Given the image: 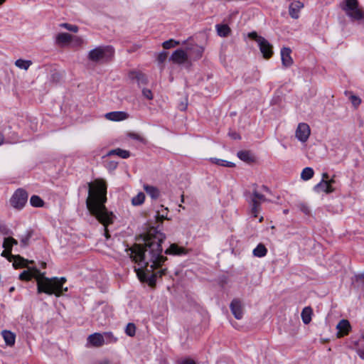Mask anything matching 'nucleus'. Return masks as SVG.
I'll return each mask as SVG.
<instances>
[{"label":"nucleus","instance_id":"nucleus-62","mask_svg":"<svg viewBox=\"0 0 364 364\" xmlns=\"http://www.w3.org/2000/svg\"><path fill=\"white\" fill-rule=\"evenodd\" d=\"M14 290V287H12L10 288L9 291H13Z\"/></svg>","mask_w":364,"mask_h":364},{"label":"nucleus","instance_id":"nucleus-56","mask_svg":"<svg viewBox=\"0 0 364 364\" xmlns=\"http://www.w3.org/2000/svg\"><path fill=\"white\" fill-rule=\"evenodd\" d=\"M98 364H109L108 360H103L98 363Z\"/></svg>","mask_w":364,"mask_h":364},{"label":"nucleus","instance_id":"nucleus-24","mask_svg":"<svg viewBox=\"0 0 364 364\" xmlns=\"http://www.w3.org/2000/svg\"><path fill=\"white\" fill-rule=\"evenodd\" d=\"M113 155H117L122 159H127L130 156V153L129 151L124 150L119 148L112 149L109 151L106 155V156H110Z\"/></svg>","mask_w":364,"mask_h":364},{"label":"nucleus","instance_id":"nucleus-21","mask_svg":"<svg viewBox=\"0 0 364 364\" xmlns=\"http://www.w3.org/2000/svg\"><path fill=\"white\" fill-rule=\"evenodd\" d=\"M72 40V35L68 33H60L55 37V43L63 46L69 43Z\"/></svg>","mask_w":364,"mask_h":364},{"label":"nucleus","instance_id":"nucleus-30","mask_svg":"<svg viewBox=\"0 0 364 364\" xmlns=\"http://www.w3.org/2000/svg\"><path fill=\"white\" fill-rule=\"evenodd\" d=\"M32 62L28 60L18 59L15 61V65L20 69L27 70L31 65Z\"/></svg>","mask_w":364,"mask_h":364},{"label":"nucleus","instance_id":"nucleus-32","mask_svg":"<svg viewBox=\"0 0 364 364\" xmlns=\"http://www.w3.org/2000/svg\"><path fill=\"white\" fill-rule=\"evenodd\" d=\"M145 195L142 192L139 193L136 196L132 199V204L137 206L141 205L144 202Z\"/></svg>","mask_w":364,"mask_h":364},{"label":"nucleus","instance_id":"nucleus-43","mask_svg":"<svg viewBox=\"0 0 364 364\" xmlns=\"http://www.w3.org/2000/svg\"><path fill=\"white\" fill-rule=\"evenodd\" d=\"M142 95H143V96H144L145 98H146V99H148V100H152V99H153V97H154V95H153V94H152V92H151V90H149V89L144 88V89L142 90Z\"/></svg>","mask_w":364,"mask_h":364},{"label":"nucleus","instance_id":"nucleus-14","mask_svg":"<svg viewBox=\"0 0 364 364\" xmlns=\"http://www.w3.org/2000/svg\"><path fill=\"white\" fill-rule=\"evenodd\" d=\"M88 343L93 347H101L105 344L104 336L102 333H95L87 338Z\"/></svg>","mask_w":364,"mask_h":364},{"label":"nucleus","instance_id":"nucleus-44","mask_svg":"<svg viewBox=\"0 0 364 364\" xmlns=\"http://www.w3.org/2000/svg\"><path fill=\"white\" fill-rule=\"evenodd\" d=\"M355 281L360 282L362 285V288L364 289V272L355 275Z\"/></svg>","mask_w":364,"mask_h":364},{"label":"nucleus","instance_id":"nucleus-33","mask_svg":"<svg viewBox=\"0 0 364 364\" xmlns=\"http://www.w3.org/2000/svg\"><path fill=\"white\" fill-rule=\"evenodd\" d=\"M33 232L31 230H28L25 233V235L21 237V245L22 247H26L29 245V240L32 237Z\"/></svg>","mask_w":364,"mask_h":364},{"label":"nucleus","instance_id":"nucleus-59","mask_svg":"<svg viewBox=\"0 0 364 364\" xmlns=\"http://www.w3.org/2000/svg\"><path fill=\"white\" fill-rule=\"evenodd\" d=\"M76 41H77V43H82V40L80 38L77 37V38H76Z\"/></svg>","mask_w":364,"mask_h":364},{"label":"nucleus","instance_id":"nucleus-40","mask_svg":"<svg viewBox=\"0 0 364 364\" xmlns=\"http://www.w3.org/2000/svg\"><path fill=\"white\" fill-rule=\"evenodd\" d=\"M350 100L355 108H357L361 103V99L354 95H350Z\"/></svg>","mask_w":364,"mask_h":364},{"label":"nucleus","instance_id":"nucleus-11","mask_svg":"<svg viewBox=\"0 0 364 364\" xmlns=\"http://www.w3.org/2000/svg\"><path fill=\"white\" fill-rule=\"evenodd\" d=\"M338 330L337 337L341 338L348 335L351 330L350 322L346 319L341 320L336 326Z\"/></svg>","mask_w":364,"mask_h":364},{"label":"nucleus","instance_id":"nucleus-5","mask_svg":"<svg viewBox=\"0 0 364 364\" xmlns=\"http://www.w3.org/2000/svg\"><path fill=\"white\" fill-rule=\"evenodd\" d=\"M113 55L114 50L111 46H98L88 53L87 58L95 63H103L109 61Z\"/></svg>","mask_w":364,"mask_h":364},{"label":"nucleus","instance_id":"nucleus-26","mask_svg":"<svg viewBox=\"0 0 364 364\" xmlns=\"http://www.w3.org/2000/svg\"><path fill=\"white\" fill-rule=\"evenodd\" d=\"M312 309L310 306L305 307L301 314V319L305 324H308L311 321Z\"/></svg>","mask_w":364,"mask_h":364},{"label":"nucleus","instance_id":"nucleus-15","mask_svg":"<svg viewBox=\"0 0 364 364\" xmlns=\"http://www.w3.org/2000/svg\"><path fill=\"white\" fill-rule=\"evenodd\" d=\"M291 53V50L289 48L284 47L281 50L282 62L284 67H289L293 64Z\"/></svg>","mask_w":364,"mask_h":364},{"label":"nucleus","instance_id":"nucleus-38","mask_svg":"<svg viewBox=\"0 0 364 364\" xmlns=\"http://www.w3.org/2000/svg\"><path fill=\"white\" fill-rule=\"evenodd\" d=\"M180 44L179 41H176L173 39L166 41L163 43V47L164 49H169L173 48Z\"/></svg>","mask_w":364,"mask_h":364},{"label":"nucleus","instance_id":"nucleus-64","mask_svg":"<svg viewBox=\"0 0 364 364\" xmlns=\"http://www.w3.org/2000/svg\"><path fill=\"white\" fill-rule=\"evenodd\" d=\"M262 220H263V217H261V218H259V222H262Z\"/></svg>","mask_w":364,"mask_h":364},{"label":"nucleus","instance_id":"nucleus-34","mask_svg":"<svg viewBox=\"0 0 364 364\" xmlns=\"http://www.w3.org/2000/svg\"><path fill=\"white\" fill-rule=\"evenodd\" d=\"M30 203L33 207H43V200L38 196H32L30 199Z\"/></svg>","mask_w":364,"mask_h":364},{"label":"nucleus","instance_id":"nucleus-45","mask_svg":"<svg viewBox=\"0 0 364 364\" xmlns=\"http://www.w3.org/2000/svg\"><path fill=\"white\" fill-rule=\"evenodd\" d=\"M166 57H167V54L165 52H163V53H161L159 55H158V58H157V60L159 63H163L165 61V60L166 59Z\"/></svg>","mask_w":364,"mask_h":364},{"label":"nucleus","instance_id":"nucleus-51","mask_svg":"<svg viewBox=\"0 0 364 364\" xmlns=\"http://www.w3.org/2000/svg\"><path fill=\"white\" fill-rule=\"evenodd\" d=\"M187 108V103H181L180 105H179V109L182 111H184L186 110Z\"/></svg>","mask_w":364,"mask_h":364},{"label":"nucleus","instance_id":"nucleus-2","mask_svg":"<svg viewBox=\"0 0 364 364\" xmlns=\"http://www.w3.org/2000/svg\"><path fill=\"white\" fill-rule=\"evenodd\" d=\"M88 196L86 199V206L90 214L105 226V236L109 237L107 227L114 221V215L109 211L106 206L107 185L100 179L88 183Z\"/></svg>","mask_w":364,"mask_h":364},{"label":"nucleus","instance_id":"nucleus-8","mask_svg":"<svg viewBox=\"0 0 364 364\" xmlns=\"http://www.w3.org/2000/svg\"><path fill=\"white\" fill-rule=\"evenodd\" d=\"M253 191L252 195L250 200V205H251V214L254 218H257L258 216L259 213L261 210V203L266 201L267 199L264 195L259 193L257 190V185L253 184Z\"/></svg>","mask_w":364,"mask_h":364},{"label":"nucleus","instance_id":"nucleus-19","mask_svg":"<svg viewBox=\"0 0 364 364\" xmlns=\"http://www.w3.org/2000/svg\"><path fill=\"white\" fill-rule=\"evenodd\" d=\"M105 117L111 121H121L128 117V114L124 112H110L105 114Z\"/></svg>","mask_w":364,"mask_h":364},{"label":"nucleus","instance_id":"nucleus-48","mask_svg":"<svg viewBox=\"0 0 364 364\" xmlns=\"http://www.w3.org/2000/svg\"><path fill=\"white\" fill-rule=\"evenodd\" d=\"M117 166V162H115V161H110L109 163V166H108V168H115Z\"/></svg>","mask_w":364,"mask_h":364},{"label":"nucleus","instance_id":"nucleus-41","mask_svg":"<svg viewBox=\"0 0 364 364\" xmlns=\"http://www.w3.org/2000/svg\"><path fill=\"white\" fill-rule=\"evenodd\" d=\"M299 209L303 212L304 214L306 215H308L310 213V209L309 208V206L307 205V204H306L305 203H299L298 205H297Z\"/></svg>","mask_w":364,"mask_h":364},{"label":"nucleus","instance_id":"nucleus-36","mask_svg":"<svg viewBox=\"0 0 364 364\" xmlns=\"http://www.w3.org/2000/svg\"><path fill=\"white\" fill-rule=\"evenodd\" d=\"M102 334L104 336L105 343H114L117 341V338L113 335L112 332H105Z\"/></svg>","mask_w":364,"mask_h":364},{"label":"nucleus","instance_id":"nucleus-57","mask_svg":"<svg viewBox=\"0 0 364 364\" xmlns=\"http://www.w3.org/2000/svg\"><path fill=\"white\" fill-rule=\"evenodd\" d=\"M131 136L134 138V139H139V136L135 134H132Z\"/></svg>","mask_w":364,"mask_h":364},{"label":"nucleus","instance_id":"nucleus-60","mask_svg":"<svg viewBox=\"0 0 364 364\" xmlns=\"http://www.w3.org/2000/svg\"><path fill=\"white\" fill-rule=\"evenodd\" d=\"M262 188L265 191H269V189L266 186H262Z\"/></svg>","mask_w":364,"mask_h":364},{"label":"nucleus","instance_id":"nucleus-46","mask_svg":"<svg viewBox=\"0 0 364 364\" xmlns=\"http://www.w3.org/2000/svg\"><path fill=\"white\" fill-rule=\"evenodd\" d=\"M353 350H355V352L358 353L359 357L364 360V348H353Z\"/></svg>","mask_w":364,"mask_h":364},{"label":"nucleus","instance_id":"nucleus-10","mask_svg":"<svg viewBox=\"0 0 364 364\" xmlns=\"http://www.w3.org/2000/svg\"><path fill=\"white\" fill-rule=\"evenodd\" d=\"M310 133V127L307 124L299 123L296 129L295 136L300 141L305 142L309 139Z\"/></svg>","mask_w":364,"mask_h":364},{"label":"nucleus","instance_id":"nucleus-23","mask_svg":"<svg viewBox=\"0 0 364 364\" xmlns=\"http://www.w3.org/2000/svg\"><path fill=\"white\" fill-rule=\"evenodd\" d=\"M144 190L145 191V192L154 200H156L157 199L159 196H160V191L159 190L155 187V186H150V185H148V184H144Z\"/></svg>","mask_w":364,"mask_h":364},{"label":"nucleus","instance_id":"nucleus-28","mask_svg":"<svg viewBox=\"0 0 364 364\" xmlns=\"http://www.w3.org/2000/svg\"><path fill=\"white\" fill-rule=\"evenodd\" d=\"M168 210V208H164L163 205H161V210H159L156 213V220L157 223H162L164 220L167 219V214Z\"/></svg>","mask_w":364,"mask_h":364},{"label":"nucleus","instance_id":"nucleus-37","mask_svg":"<svg viewBox=\"0 0 364 364\" xmlns=\"http://www.w3.org/2000/svg\"><path fill=\"white\" fill-rule=\"evenodd\" d=\"M125 333L129 336H134L136 333V326L132 323H129L125 328Z\"/></svg>","mask_w":364,"mask_h":364},{"label":"nucleus","instance_id":"nucleus-9","mask_svg":"<svg viewBox=\"0 0 364 364\" xmlns=\"http://www.w3.org/2000/svg\"><path fill=\"white\" fill-rule=\"evenodd\" d=\"M28 200L27 192L22 189H17L10 199L11 206L16 209H21L25 205Z\"/></svg>","mask_w":364,"mask_h":364},{"label":"nucleus","instance_id":"nucleus-12","mask_svg":"<svg viewBox=\"0 0 364 364\" xmlns=\"http://www.w3.org/2000/svg\"><path fill=\"white\" fill-rule=\"evenodd\" d=\"M128 76L131 80L135 81L139 87L147 84L146 76L139 71L132 70L129 73Z\"/></svg>","mask_w":364,"mask_h":364},{"label":"nucleus","instance_id":"nucleus-1","mask_svg":"<svg viewBox=\"0 0 364 364\" xmlns=\"http://www.w3.org/2000/svg\"><path fill=\"white\" fill-rule=\"evenodd\" d=\"M158 227H151L144 238L143 244H134L131 247H127L126 252L133 262L138 265L135 268L139 279L154 287L158 277H161L166 273V269L160 267L167 258L161 255L163 249L161 243L166 239V235Z\"/></svg>","mask_w":364,"mask_h":364},{"label":"nucleus","instance_id":"nucleus-16","mask_svg":"<svg viewBox=\"0 0 364 364\" xmlns=\"http://www.w3.org/2000/svg\"><path fill=\"white\" fill-rule=\"evenodd\" d=\"M303 7V3L299 1L292 2L289 7V15L291 16V17L294 19L298 18L299 13Z\"/></svg>","mask_w":364,"mask_h":364},{"label":"nucleus","instance_id":"nucleus-53","mask_svg":"<svg viewBox=\"0 0 364 364\" xmlns=\"http://www.w3.org/2000/svg\"><path fill=\"white\" fill-rule=\"evenodd\" d=\"M232 138L234 139H240L239 135L237 133H233L231 134Z\"/></svg>","mask_w":364,"mask_h":364},{"label":"nucleus","instance_id":"nucleus-13","mask_svg":"<svg viewBox=\"0 0 364 364\" xmlns=\"http://www.w3.org/2000/svg\"><path fill=\"white\" fill-rule=\"evenodd\" d=\"M230 308L232 314L237 319H241L243 316V311L241 301L237 299H234L230 303Z\"/></svg>","mask_w":364,"mask_h":364},{"label":"nucleus","instance_id":"nucleus-55","mask_svg":"<svg viewBox=\"0 0 364 364\" xmlns=\"http://www.w3.org/2000/svg\"><path fill=\"white\" fill-rule=\"evenodd\" d=\"M353 345H354V346L351 348L353 350V348H359V347H358V341H354V342H353Z\"/></svg>","mask_w":364,"mask_h":364},{"label":"nucleus","instance_id":"nucleus-25","mask_svg":"<svg viewBox=\"0 0 364 364\" xmlns=\"http://www.w3.org/2000/svg\"><path fill=\"white\" fill-rule=\"evenodd\" d=\"M215 28L218 35L220 37H226L231 32L230 27L227 24H217Z\"/></svg>","mask_w":364,"mask_h":364},{"label":"nucleus","instance_id":"nucleus-22","mask_svg":"<svg viewBox=\"0 0 364 364\" xmlns=\"http://www.w3.org/2000/svg\"><path fill=\"white\" fill-rule=\"evenodd\" d=\"M1 335L7 346H13L14 345L16 341V335L14 333L8 330H4L1 331Z\"/></svg>","mask_w":364,"mask_h":364},{"label":"nucleus","instance_id":"nucleus-17","mask_svg":"<svg viewBox=\"0 0 364 364\" xmlns=\"http://www.w3.org/2000/svg\"><path fill=\"white\" fill-rule=\"evenodd\" d=\"M171 59L176 63L183 64L188 60V56L184 50L178 49L173 52Z\"/></svg>","mask_w":364,"mask_h":364},{"label":"nucleus","instance_id":"nucleus-49","mask_svg":"<svg viewBox=\"0 0 364 364\" xmlns=\"http://www.w3.org/2000/svg\"><path fill=\"white\" fill-rule=\"evenodd\" d=\"M196 50H197V55H198V58L201 57L202 53H203V48L201 47L197 46L196 47Z\"/></svg>","mask_w":364,"mask_h":364},{"label":"nucleus","instance_id":"nucleus-31","mask_svg":"<svg viewBox=\"0 0 364 364\" xmlns=\"http://www.w3.org/2000/svg\"><path fill=\"white\" fill-rule=\"evenodd\" d=\"M314 174V171L312 168L310 167H306L303 169L301 173V178L304 181H308L311 179Z\"/></svg>","mask_w":364,"mask_h":364},{"label":"nucleus","instance_id":"nucleus-52","mask_svg":"<svg viewBox=\"0 0 364 364\" xmlns=\"http://www.w3.org/2000/svg\"><path fill=\"white\" fill-rule=\"evenodd\" d=\"M327 180H328V174L327 173H323L321 181H327Z\"/></svg>","mask_w":364,"mask_h":364},{"label":"nucleus","instance_id":"nucleus-54","mask_svg":"<svg viewBox=\"0 0 364 364\" xmlns=\"http://www.w3.org/2000/svg\"><path fill=\"white\" fill-rule=\"evenodd\" d=\"M4 136L2 134L0 133V145H1L4 143Z\"/></svg>","mask_w":364,"mask_h":364},{"label":"nucleus","instance_id":"nucleus-18","mask_svg":"<svg viewBox=\"0 0 364 364\" xmlns=\"http://www.w3.org/2000/svg\"><path fill=\"white\" fill-rule=\"evenodd\" d=\"M314 190L316 193L324 192L326 193H331L334 192L335 188L329 186L325 181H321L314 186Z\"/></svg>","mask_w":364,"mask_h":364},{"label":"nucleus","instance_id":"nucleus-50","mask_svg":"<svg viewBox=\"0 0 364 364\" xmlns=\"http://www.w3.org/2000/svg\"><path fill=\"white\" fill-rule=\"evenodd\" d=\"M335 176H333L331 179H328L327 180V181H326L328 184H329V186H332V184L335 183Z\"/></svg>","mask_w":364,"mask_h":364},{"label":"nucleus","instance_id":"nucleus-20","mask_svg":"<svg viewBox=\"0 0 364 364\" xmlns=\"http://www.w3.org/2000/svg\"><path fill=\"white\" fill-rule=\"evenodd\" d=\"M187 251L185 248L179 247L176 244H171L168 248L165 250V254L173 255H186Z\"/></svg>","mask_w":364,"mask_h":364},{"label":"nucleus","instance_id":"nucleus-61","mask_svg":"<svg viewBox=\"0 0 364 364\" xmlns=\"http://www.w3.org/2000/svg\"><path fill=\"white\" fill-rule=\"evenodd\" d=\"M181 202H184V196L183 195L181 196Z\"/></svg>","mask_w":364,"mask_h":364},{"label":"nucleus","instance_id":"nucleus-63","mask_svg":"<svg viewBox=\"0 0 364 364\" xmlns=\"http://www.w3.org/2000/svg\"><path fill=\"white\" fill-rule=\"evenodd\" d=\"M6 0H0V5H1Z\"/></svg>","mask_w":364,"mask_h":364},{"label":"nucleus","instance_id":"nucleus-27","mask_svg":"<svg viewBox=\"0 0 364 364\" xmlns=\"http://www.w3.org/2000/svg\"><path fill=\"white\" fill-rule=\"evenodd\" d=\"M267 249L262 243L259 244L253 250V255H254V256L257 257H264L267 255Z\"/></svg>","mask_w":364,"mask_h":364},{"label":"nucleus","instance_id":"nucleus-39","mask_svg":"<svg viewBox=\"0 0 364 364\" xmlns=\"http://www.w3.org/2000/svg\"><path fill=\"white\" fill-rule=\"evenodd\" d=\"M60 27L67 29L68 31H72L73 33H77L78 31V27L75 25L70 24L68 23H60Z\"/></svg>","mask_w":364,"mask_h":364},{"label":"nucleus","instance_id":"nucleus-7","mask_svg":"<svg viewBox=\"0 0 364 364\" xmlns=\"http://www.w3.org/2000/svg\"><path fill=\"white\" fill-rule=\"evenodd\" d=\"M247 36L250 39L257 43L259 50L264 58L268 59L272 57L273 54V48L267 40L264 37L259 36L255 31L249 33Z\"/></svg>","mask_w":364,"mask_h":364},{"label":"nucleus","instance_id":"nucleus-35","mask_svg":"<svg viewBox=\"0 0 364 364\" xmlns=\"http://www.w3.org/2000/svg\"><path fill=\"white\" fill-rule=\"evenodd\" d=\"M211 161L214 164L219 165V166H225V167H234L235 166L234 163L228 161L223 160V159L213 158V159H211Z\"/></svg>","mask_w":364,"mask_h":364},{"label":"nucleus","instance_id":"nucleus-4","mask_svg":"<svg viewBox=\"0 0 364 364\" xmlns=\"http://www.w3.org/2000/svg\"><path fill=\"white\" fill-rule=\"evenodd\" d=\"M16 240L11 237L4 238L3 247L5 249L1 252V256L7 257L9 262H13V266L15 269L27 267L28 264H33V260H28L20 255H11V248L13 245H17Z\"/></svg>","mask_w":364,"mask_h":364},{"label":"nucleus","instance_id":"nucleus-6","mask_svg":"<svg viewBox=\"0 0 364 364\" xmlns=\"http://www.w3.org/2000/svg\"><path fill=\"white\" fill-rule=\"evenodd\" d=\"M340 6L352 21H360L364 18V11L360 8L358 0H344Z\"/></svg>","mask_w":364,"mask_h":364},{"label":"nucleus","instance_id":"nucleus-29","mask_svg":"<svg viewBox=\"0 0 364 364\" xmlns=\"http://www.w3.org/2000/svg\"><path fill=\"white\" fill-rule=\"evenodd\" d=\"M237 156L240 159L245 162H252L254 161V157L252 156L249 151H240L237 152Z\"/></svg>","mask_w":364,"mask_h":364},{"label":"nucleus","instance_id":"nucleus-3","mask_svg":"<svg viewBox=\"0 0 364 364\" xmlns=\"http://www.w3.org/2000/svg\"><path fill=\"white\" fill-rule=\"evenodd\" d=\"M45 272H41L36 267L28 268L23 271L19 274V279L23 281H30L35 278L37 281V291L38 294L46 293L56 296H60L63 291H67L68 288H63V284L66 282L65 277H52L48 278L45 276Z\"/></svg>","mask_w":364,"mask_h":364},{"label":"nucleus","instance_id":"nucleus-47","mask_svg":"<svg viewBox=\"0 0 364 364\" xmlns=\"http://www.w3.org/2000/svg\"><path fill=\"white\" fill-rule=\"evenodd\" d=\"M179 364H196V363L193 359L186 358L181 360Z\"/></svg>","mask_w":364,"mask_h":364},{"label":"nucleus","instance_id":"nucleus-42","mask_svg":"<svg viewBox=\"0 0 364 364\" xmlns=\"http://www.w3.org/2000/svg\"><path fill=\"white\" fill-rule=\"evenodd\" d=\"M0 232L4 235H9L11 231L6 225L0 224Z\"/></svg>","mask_w":364,"mask_h":364},{"label":"nucleus","instance_id":"nucleus-58","mask_svg":"<svg viewBox=\"0 0 364 364\" xmlns=\"http://www.w3.org/2000/svg\"><path fill=\"white\" fill-rule=\"evenodd\" d=\"M41 267L42 268H46V262H42L41 263Z\"/></svg>","mask_w":364,"mask_h":364}]
</instances>
